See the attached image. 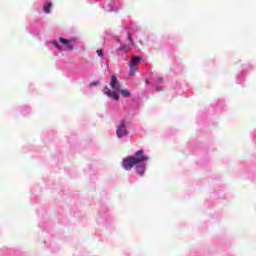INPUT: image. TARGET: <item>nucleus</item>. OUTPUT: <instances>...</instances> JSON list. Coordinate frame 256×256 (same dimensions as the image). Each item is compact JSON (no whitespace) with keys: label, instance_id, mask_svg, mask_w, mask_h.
<instances>
[{"label":"nucleus","instance_id":"1","mask_svg":"<svg viewBox=\"0 0 256 256\" xmlns=\"http://www.w3.org/2000/svg\"><path fill=\"white\" fill-rule=\"evenodd\" d=\"M147 155L143 153V150H138L134 156L125 158L122 162V166L126 171H131L133 167H136V173L138 175H145V161H148Z\"/></svg>","mask_w":256,"mask_h":256},{"label":"nucleus","instance_id":"8","mask_svg":"<svg viewBox=\"0 0 256 256\" xmlns=\"http://www.w3.org/2000/svg\"><path fill=\"white\" fill-rule=\"evenodd\" d=\"M129 49H130L129 45H123L118 48V51H127Z\"/></svg>","mask_w":256,"mask_h":256},{"label":"nucleus","instance_id":"5","mask_svg":"<svg viewBox=\"0 0 256 256\" xmlns=\"http://www.w3.org/2000/svg\"><path fill=\"white\" fill-rule=\"evenodd\" d=\"M59 41L63 45H66V49H65L66 51H73V45H75V39L67 40L65 38H60Z\"/></svg>","mask_w":256,"mask_h":256},{"label":"nucleus","instance_id":"7","mask_svg":"<svg viewBox=\"0 0 256 256\" xmlns=\"http://www.w3.org/2000/svg\"><path fill=\"white\" fill-rule=\"evenodd\" d=\"M51 7H53V4L51 2H47L44 5L43 10L45 11V13H51Z\"/></svg>","mask_w":256,"mask_h":256},{"label":"nucleus","instance_id":"11","mask_svg":"<svg viewBox=\"0 0 256 256\" xmlns=\"http://www.w3.org/2000/svg\"><path fill=\"white\" fill-rule=\"evenodd\" d=\"M52 44L54 45V47H56V49H61V46L59 45V43H57V41H53Z\"/></svg>","mask_w":256,"mask_h":256},{"label":"nucleus","instance_id":"10","mask_svg":"<svg viewBox=\"0 0 256 256\" xmlns=\"http://www.w3.org/2000/svg\"><path fill=\"white\" fill-rule=\"evenodd\" d=\"M128 41L131 43V45H135V43L133 42V38L131 37L130 32H128Z\"/></svg>","mask_w":256,"mask_h":256},{"label":"nucleus","instance_id":"3","mask_svg":"<svg viewBox=\"0 0 256 256\" xmlns=\"http://www.w3.org/2000/svg\"><path fill=\"white\" fill-rule=\"evenodd\" d=\"M143 58L139 57V56H134L132 57V60L129 63V67H130V75H135L136 71H137V65H139V63H141V60Z\"/></svg>","mask_w":256,"mask_h":256},{"label":"nucleus","instance_id":"6","mask_svg":"<svg viewBox=\"0 0 256 256\" xmlns=\"http://www.w3.org/2000/svg\"><path fill=\"white\" fill-rule=\"evenodd\" d=\"M118 93L121 94L122 97H131V92L127 89H120Z\"/></svg>","mask_w":256,"mask_h":256},{"label":"nucleus","instance_id":"4","mask_svg":"<svg viewBox=\"0 0 256 256\" xmlns=\"http://www.w3.org/2000/svg\"><path fill=\"white\" fill-rule=\"evenodd\" d=\"M117 137L121 139V137H125L127 135V126H125V121L122 120L120 122V125L118 126L116 130Z\"/></svg>","mask_w":256,"mask_h":256},{"label":"nucleus","instance_id":"2","mask_svg":"<svg viewBox=\"0 0 256 256\" xmlns=\"http://www.w3.org/2000/svg\"><path fill=\"white\" fill-rule=\"evenodd\" d=\"M110 87H104L103 93L104 95H107V97H110V99H114V101H119V94L118 91L121 90V83L117 79V76L112 75L110 80Z\"/></svg>","mask_w":256,"mask_h":256},{"label":"nucleus","instance_id":"9","mask_svg":"<svg viewBox=\"0 0 256 256\" xmlns=\"http://www.w3.org/2000/svg\"><path fill=\"white\" fill-rule=\"evenodd\" d=\"M96 53H97L98 57H100L101 59H103L104 55H103V50H102V49H98V50L96 51Z\"/></svg>","mask_w":256,"mask_h":256},{"label":"nucleus","instance_id":"13","mask_svg":"<svg viewBox=\"0 0 256 256\" xmlns=\"http://www.w3.org/2000/svg\"><path fill=\"white\" fill-rule=\"evenodd\" d=\"M98 83L97 82H94L93 85H97Z\"/></svg>","mask_w":256,"mask_h":256},{"label":"nucleus","instance_id":"12","mask_svg":"<svg viewBox=\"0 0 256 256\" xmlns=\"http://www.w3.org/2000/svg\"><path fill=\"white\" fill-rule=\"evenodd\" d=\"M157 91H161V88H156Z\"/></svg>","mask_w":256,"mask_h":256}]
</instances>
